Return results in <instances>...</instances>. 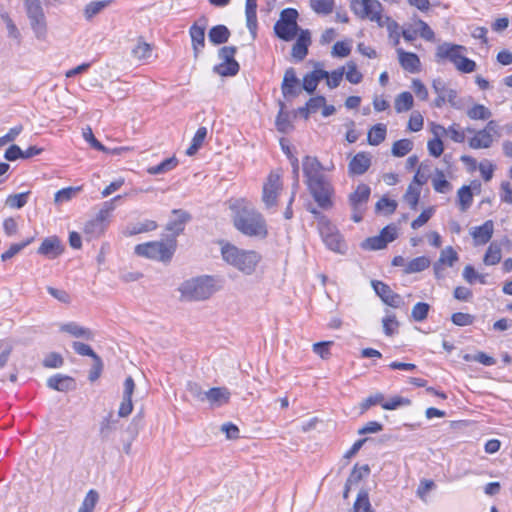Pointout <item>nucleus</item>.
<instances>
[{"label": "nucleus", "instance_id": "1", "mask_svg": "<svg viewBox=\"0 0 512 512\" xmlns=\"http://www.w3.org/2000/svg\"><path fill=\"white\" fill-rule=\"evenodd\" d=\"M233 224L242 234L264 239L268 235L267 224L260 212L244 200L237 201L232 207Z\"/></svg>", "mask_w": 512, "mask_h": 512}, {"label": "nucleus", "instance_id": "2", "mask_svg": "<svg viewBox=\"0 0 512 512\" xmlns=\"http://www.w3.org/2000/svg\"><path fill=\"white\" fill-rule=\"evenodd\" d=\"M221 256L226 264L246 276L253 275L262 260L259 252L242 249L227 242L221 245Z\"/></svg>", "mask_w": 512, "mask_h": 512}, {"label": "nucleus", "instance_id": "3", "mask_svg": "<svg viewBox=\"0 0 512 512\" xmlns=\"http://www.w3.org/2000/svg\"><path fill=\"white\" fill-rule=\"evenodd\" d=\"M351 10L358 18L375 22L379 27L392 29L397 26L395 21L384 15L378 0H351Z\"/></svg>", "mask_w": 512, "mask_h": 512}, {"label": "nucleus", "instance_id": "4", "mask_svg": "<svg viewBox=\"0 0 512 512\" xmlns=\"http://www.w3.org/2000/svg\"><path fill=\"white\" fill-rule=\"evenodd\" d=\"M218 286L213 277L202 276L184 281L179 287L181 297L187 301H202L210 298Z\"/></svg>", "mask_w": 512, "mask_h": 512}, {"label": "nucleus", "instance_id": "5", "mask_svg": "<svg viewBox=\"0 0 512 512\" xmlns=\"http://www.w3.org/2000/svg\"><path fill=\"white\" fill-rule=\"evenodd\" d=\"M119 199H121L120 195L104 202L96 216L85 224L84 234L87 239L98 238L105 232L111 213L115 209V202Z\"/></svg>", "mask_w": 512, "mask_h": 512}, {"label": "nucleus", "instance_id": "6", "mask_svg": "<svg viewBox=\"0 0 512 512\" xmlns=\"http://www.w3.org/2000/svg\"><path fill=\"white\" fill-rule=\"evenodd\" d=\"M135 254L151 260L166 262L169 261L175 251V243L173 241H153L135 246Z\"/></svg>", "mask_w": 512, "mask_h": 512}, {"label": "nucleus", "instance_id": "7", "mask_svg": "<svg viewBox=\"0 0 512 512\" xmlns=\"http://www.w3.org/2000/svg\"><path fill=\"white\" fill-rule=\"evenodd\" d=\"M467 131L474 133L468 140V145L471 149L475 150L491 148L494 142L501 136L500 127L494 120H490L483 129L477 131L467 129Z\"/></svg>", "mask_w": 512, "mask_h": 512}, {"label": "nucleus", "instance_id": "8", "mask_svg": "<svg viewBox=\"0 0 512 512\" xmlns=\"http://www.w3.org/2000/svg\"><path fill=\"white\" fill-rule=\"evenodd\" d=\"M308 189L317 204L323 209L332 207V185L325 179V177L306 183Z\"/></svg>", "mask_w": 512, "mask_h": 512}, {"label": "nucleus", "instance_id": "9", "mask_svg": "<svg viewBox=\"0 0 512 512\" xmlns=\"http://www.w3.org/2000/svg\"><path fill=\"white\" fill-rule=\"evenodd\" d=\"M370 194L371 189L368 185L359 184L355 191L349 195V204L354 222L358 223L362 220Z\"/></svg>", "mask_w": 512, "mask_h": 512}, {"label": "nucleus", "instance_id": "10", "mask_svg": "<svg viewBox=\"0 0 512 512\" xmlns=\"http://www.w3.org/2000/svg\"><path fill=\"white\" fill-rule=\"evenodd\" d=\"M282 188L283 185L280 175L276 172H271L262 188V202L266 209L273 208L277 205V199Z\"/></svg>", "mask_w": 512, "mask_h": 512}, {"label": "nucleus", "instance_id": "11", "mask_svg": "<svg viewBox=\"0 0 512 512\" xmlns=\"http://www.w3.org/2000/svg\"><path fill=\"white\" fill-rule=\"evenodd\" d=\"M30 27L38 40H45L48 32L47 19L42 5L25 7Z\"/></svg>", "mask_w": 512, "mask_h": 512}, {"label": "nucleus", "instance_id": "12", "mask_svg": "<svg viewBox=\"0 0 512 512\" xmlns=\"http://www.w3.org/2000/svg\"><path fill=\"white\" fill-rule=\"evenodd\" d=\"M236 47L225 46L219 50L218 56L222 60L214 67V71L221 76H233L239 71V64L234 59Z\"/></svg>", "mask_w": 512, "mask_h": 512}, {"label": "nucleus", "instance_id": "13", "mask_svg": "<svg viewBox=\"0 0 512 512\" xmlns=\"http://www.w3.org/2000/svg\"><path fill=\"white\" fill-rule=\"evenodd\" d=\"M319 231L326 246L332 251L341 252L343 242L337 229L326 219L321 217Z\"/></svg>", "mask_w": 512, "mask_h": 512}, {"label": "nucleus", "instance_id": "14", "mask_svg": "<svg viewBox=\"0 0 512 512\" xmlns=\"http://www.w3.org/2000/svg\"><path fill=\"white\" fill-rule=\"evenodd\" d=\"M208 20L205 16L196 20L189 29L194 57L197 58L205 47V31Z\"/></svg>", "mask_w": 512, "mask_h": 512}, {"label": "nucleus", "instance_id": "15", "mask_svg": "<svg viewBox=\"0 0 512 512\" xmlns=\"http://www.w3.org/2000/svg\"><path fill=\"white\" fill-rule=\"evenodd\" d=\"M432 88L437 94V97L433 102L435 107L441 108L446 102L450 103L454 107H457L455 102L457 98V92L449 88L443 79H434L432 82Z\"/></svg>", "mask_w": 512, "mask_h": 512}, {"label": "nucleus", "instance_id": "16", "mask_svg": "<svg viewBox=\"0 0 512 512\" xmlns=\"http://www.w3.org/2000/svg\"><path fill=\"white\" fill-rule=\"evenodd\" d=\"M371 285L376 294L388 306L393 308H400L404 305L403 298L399 294L393 292L387 284L378 280H373Z\"/></svg>", "mask_w": 512, "mask_h": 512}, {"label": "nucleus", "instance_id": "17", "mask_svg": "<svg viewBox=\"0 0 512 512\" xmlns=\"http://www.w3.org/2000/svg\"><path fill=\"white\" fill-rule=\"evenodd\" d=\"M464 51H466L464 46L445 42L437 47L435 56L437 62L447 59L453 64H456L461 56H463Z\"/></svg>", "mask_w": 512, "mask_h": 512}, {"label": "nucleus", "instance_id": "18", "mask_svg": "<svg viewBox=\"0 0 512 512\" xmlns=\"http://www.w3.org/2000/svg\"><path fill=\"white\" fill-rule=\"evenodd\" d=\"M372 156L368 152L357 153L348 164V174L350 176L362 175L370 168Z\"/></svg>", "mask_w": 512, "mask_h": 512}, {"label": "nucleus", "instance_id": "19", "mask_svg": "<svg viewBox=\"0 0 512 512\" xmlns=\"http://www.w3.org/2000/svg\"><path fill=\"white\" fill-rule=\"evenodd\" d=\"M63 251L64 248L61 244V241L56 236L45 238L38 248V253L40 255L46 256L49 259H55L60 254H62Z\"/></svg>", "mask_w": 512, "mask_h": 512}, {"label": "nucleus", "instance_id": "20", "mask_svg": "<svg viewBox=\"0 0 512 512\" xmlns=\"http://www.w3.org/2000/svg\"><path fill=\"white\" fill-rule=\"evenodd\" d=\"M320 65V63H317L315 65V69L312 72L307 73L303 77L302 87L309 94L314 93V91L317 89L319 82L323 80L324 77L328 76L327 71L323 70L322 68H319Z\"/></svg>", "mask_w": 512, "mask_h": 512}, {"label": "nucleus", "instance_id": "21", "mask_svg": "<svg viewBox=\"0 0 512 512\" xmlns=\"http://www.w3.org/2000/svg\"><path fill=\"white\" fill-rule=\"evenodd\" d=\"M303 172L306 177V183L323 178L321 173L323 167L316 157L306 156L303 159Z\"/></svg>", "mask_w": 512, "mask_h": 512}, {"label": "nucleus", "instance_id": "22", "mask_svg": "<svg viewBox=\"0 0 512 512\" xmlns=\"http://www.w3.org/2000/svg\"><path fill=\"white\" fill-rule=\"evenodd\" d=\"M281 90L285 97H295L301 92V89L298 86V79L293 68H289L285 71Z\"/></svg>", "mask_w": 512, "mask_h": 512}, {"label": "nucleus", "instance_id": "23", "mask_svg": "<svg viewBox=\"0 0 512 512\" xmlns=\"http://www.w3.org/2000/svg\"><path fill=\"white\" fill-rule=\"evenodd\" d=\"M47 386L53 390L67 392L76 387L75 380L67 375L56 374L47 380Z\"/></svg>", "mask_w": 512, "mask_h": 512}, {"label": "nucleus", "instance_id": "24", "mask_svg": "<svg viewBox=\"0 0 512 512\" xmlns=\"http://www.w3.org/2000/svg\"><path fill=\"white\" fill-rule=\"evenodd\" d=\"M398 60L401 67L410 72L417 73L420 71V59L415 53L406 52L403 49H397Z\"/></svg>", "mask_w": 512, "mask_h": 512}, {"label": "nucleus", "instance_id": "25", "mask_svg": "<svg viewBox=\"0 0 512 512\" xmlns=\"http://www.w3.org/2000/svg\"><path fill=\"white\" fill-rule=\"evenodd\" d=\"M230 399V392L225 387L211 388L205 392V401L212 407H219L226 404Z\"/></svg>", "mask_w": 512, "mask_h": 512}, {"label": "nucleus", "instance_id": "26", "mask_svg": "<svg viewBox=\"0 0 512 512\" xmlns=\"http://www.w3.org/2000/svg\"><path fill=\"white\" fill-rule=\"evenodd\" d=\"M494 231L493 221L487 220L481 226L472 228L471 236L473 237L475 244L483 245L490 241Z\"/></svg>", "mask_w": 512, "mask_h": 512}, {"label": "nucleus", "instance_id": "27", "mask_svg": "<svg viewBox=\"0 0 512 512\" xmlns=\"http://www.w3.org/2000/svg\"><path fill=\"white\" fill-rule=\"evenodd\" d=\"M311 43L310 33L307 30H302L292 47V56L301 61L308 53V46Z\"/></svg>", "mask_w": 512, "mask_h": 512}, {"label": "nucleus", "instance_id": "28", "mask_svg": "<svg viewBox=\"0 0 512 512\" xmlns=\"http://www.w3.org/2000/svg\"><path fill=\"white\" fill-rule=\"evenodd\" d=\"M173 215L174 219L168 222L166 229L176 236L184 230V226L189 219V215L182 210H173Z\"/></svg>", "mask_w": 512, "mask_h": 512}, {"label": "nucleus", "instance_id": "29", "mask_svg": "<svg viewBox=\"0 0 512 512\" xmlns=\"http://www.w3.org/2000/svg\"><path fill=\"white\" fill-rule=\"evenodd\" d=\"M60 330L77 338H84L86 340L93 338V333L90 329L82 327L75 322L62 324Z\"/></svg>", "mask_w": 512, "mask_h": 512}, {"label": "nucleus", "instance_id": "30", "mask_svg": "<svg viewBox=\"0 0 512 512\" xmlns=\"http://www.w3.org/2000/svg\"><path fill=\"white\" fill-rule=\"evenodd\" d=\"M299 30L298 25L284 23L283 21H277L274 25V31L276 35L285 41H290L295 38Z\"/></svg>", "mask_w": 512, "mask_h": 512}, {"label": "nucleus", "instance_id": "31", "mask_svg": "<svg viewBox=\"0 0 512 512\" xmlns=\"http://www.w3.org/2000/svg\"><path fill=\"white\" fill-rule=\"evenodd\" d=\"M110 4V0H99L92 1L85 5L83 9L84 18L87 21H91L94 17L99 15L108 5Z\"/></svg>", "mask_w": 512, "mask_h": 512}, {"label": "nucleus", "instance_id": "32", "mask_svg": "<svg viewBox=\"0 0 512 512\" xmlns=\"http://www.w3.org/2000/svg\"><path fill=\"white\" fill-rule=\"evenodd\" d=\"M433 189L442 194H446L452 190V185L446 180L445 174L442 170L436 169L431 179Z\"/></svg>", "mask_w": 512, "mask_h": 512}, {"label": "nucleus", "instance_id": "33", "mask_svg": "<svg viewBox=\"0 0 512 512\" xmlns=\"http://www.w3.org/2000/svg\"><path fill=\"white\" fill-rule=\"evenodd\" d=\"M256 10H257V3L246 2V5H245L246 24H247V28L251 32L253 38L256 37V30H257Z\"/></svg>", "mask_w": 512, "mask_h": 512}, {"label": "nucleus", "instance_id": "34", "mask_svg": "<svg viewBox=\"0 0 512 512\" xmlns=\"http://www.w3.org/2000/svg\"><path fill=\"white\" fill-rule=\"evenodd\" d=\"M230 36L229 29L224 25H217L210 29L208 37L210 42L219 45L228 41Z\"/></svg>", "mask_w": 512, "mask_h": 512}, {"label": "nucleus", "instance_id": "35", "mask_svg": "<svg viewBox=\"0 0 512 512\" xmlns=\"http://www.w3.org/2000/svg\"><path fill=\"white\" fill-rule=\"evenodd\" d=\"M275 125L280 133H289L293 130V124L288 112L284 111V104H280V111L276 117Z\"/></svg>", "mask_w": 512, "mask_h": 512}, {"label": "nucleus", "instance_id": "36", "mask_svg": "<svg viewBox=\"0 0 512 512\" xmlns=\"http://www.w3.org/2000/svg\"><path fill=\"white\" fill-rule=\"evenodd\" d=\"M413 96L410 92L400 93L394 101V108L397 113H402L410 110L413 107Z\"/></svg>", "mask_w": 512, "mask_h": 512}, {"label": "nucleus", "instance_id": "37", "mask_svg": "<svg viewBox=\"0 0 512 512\" xmlns=\"http://www.w3.org/2000/svg\"><path fill=\"white\" fill-rule=\"evenodd\" d=\"M386 126L384 124L374 125L368 132V143L377 146L385 140Z\"/></svg>", "mask_w": 512, "mask_h": 512}, {"label": "nucleus", "instance_id": "38", "mask_svg": "<svg viewBox=\"0 0 512 512\" xmlns=\"http://www.w3.org/2000/svg\"><path fill=\"white\" fill-rule=\"evenodd\" d=\"M501 257H502V254H501L500 245L493 242L489 245V247L484 255L483 262L485 265H488V266L496 265L497 263L500 262Z\"/></svg>", "mask_w": 512, "mask_h": 512}, {"label": "nucleus", "instance_id": "39", "mask_svg": "<svg viewBox=\"0 0 512 512\" xmlns=\"http://www.w3.org/2000/svg\"><path fill=\"white\" fill-rule=\"evenodd\" d=\"M430 263L431 262L428 257L420 256L409 261L404 271L407 274L418 273L427 269L430 266Z\"/></svg>", "mask_w": 512, "mask_h": 512}, {"label": "nucleus", "instance_id": "40", "mask_svg": "<svg viewBox=\"0 0 512 512\" xmlns=\"http://www.w3.org/2000/svg\"><path fill=\"white\" fill-rule=\"evenodd\" d=\"M466 114L471 120H487L492 116L490 109L482 104H474Z\"/></svg>", "mask_w": 512, "mask_h": 512}, {"label": "nucleus", "instance_id": "41", "mask_svg": "<svg viewBox=\"0 0 512 512\" xmlns=\"http://www.w3.org/2000/svg\"><path fill=\"white\" fill-rule=\"evenodd\" d=\"M350 512H373L367 491L361 490L358 493Z\"/></svg>", "mask_w": 512, "mask_h": 512}, {"label": "nucleus", "instance_id": "42", "mask_svg": "<svg viewBox=\"0 0 512 512\" xmlns=\"http://www.w3.org/2000/svg\"><path fill=\"white\" fill-rule=\"evenodd\" d=\"M131 53L136 60L143 61L151 57L152 47L150 44L139 40L133 47Z\"/></svg>", "mask_w": 512, "mask_h": 512}, {"label": "nucleus", "instance_id": "43", "mask_svg": "<svg viewBox=\"0 0 512 512\" xmlns=\"http://www.w3.org/2000/svg\"><path fill=\"white\" fill-rule=\"evenodd\" d=\"M99 500V494L96 490L90 489L77 512H93L97 502Z\"/></svg>", "mask_w": 512, "mask_h": 512}, {"label": "nucleus", "instance_id": "44", "mask_svg": "<svg viewBox=\"0 0 512 512\" xmlns=\"http://www.w3.org/2000/svg\"><path fill=\"white\" fill-rule=\"evenodd\" d=\"M206 136H207V129L205 127H200L196 131V133L192 139L191 145L186 150V154L188 156H193L194 154H196L197 151L199 150V148L202 146Z\"/></svg>", "mask_w": 512, "mask_h": 512}, {"label": "nucleus", "instance_id": "45", "mask_svg": "<svg viewBox=\"0 0 512 512\" xmlns=\"http://www.w3.org/2000/svg\"><path fill=\"white\" fill-rule=\"evenodd\" d=\"M29 194L30 191L9 195L5 200V204L10 208L20 209L27 204Z\"/></svg>", "mask_w": 512, "mask_h": 512}, {"label": "nucleus", "instance_id": "46", "mask_svg": "<svg viewBox=\"0 0 512 512\" xmlns=\"http://www.w3.org/2000/svg\"><path fill=\"white\" fill-rule=\"evenodd\" d=\"M458 201L460 205V209L462 211H466L472 204L473 201V194L471 192L470 186H462L458 192Z\"/></svg>", "mask_w": 512, "mask_h": 512}, {"label": "nucleus", "instance_id": "47", "mask_svg": "<svg viewBox=\"0 0 512 512\" xmlns=\"http://www.w3.org/2000/svg\"><path fill=\"white\" fill-rule=\"evenodd\" d=\"M413 148V143L409 139H401L394 142L392 146V154L396 157L407 155Z\"/></svg>", "mask_w": 512, "mask_h": 512}, {"label": "nucleus", "instance_id": "48", "mask_svg": "<svg viewBox=\"0 0 512 512\" xmlns=\"http://www.w3.org/2000/svg\"><path fill=\"white\" fill-rule=\"evenodd\" d=\"M345 67L346 79L352 84H358L362 81L363 75L358 71L357 65L353 61L347 62Z\"/></svg>", "mask_w": 512, "mask_h": 512}, {"label": "nucleus", "instance_id": "49", "mask_svg": "<svg viewBox=\"0 0 512 512\" xmlns=\"http://www.w3.org/2000/svg\"><path fill=\"white\" fill-rule=\"evenodd\" d=\"M404 201L412 208L416 209L420 198V188L410 184L403 196Z\"/></svg>", "mask_w": 512, "mask_h": 512}, {"label": "nucleus", "instance_id": "50", "mask_svg": "<svg viewBox=\"0 0 512 512\" xmlns=\"http://www.w3.org/2000/svg\"><path fill=\"white\" fill-rule=\"evenodd\" d=\"M81 190L80 187H68L61 189L55 193L54 202L55 203H63L70 201L77 193Z\"/></svg>", "mask_w": 512, "mask_h": 512}, {"label": "nucleus", "instance_id": "51", "mask_svg": "<svg viewBox=\"0 0 512 512\" xmlns=\"http://www.w3.org/2000/svg\"><path fill=\"white\" fill-rule=\"evenodd\" d=\"M310 4L316 13L329 14L334 8V0H310Z\"/></svg>", "mask_w": 512, "mask_h": 512}, {"label": "nucleus", "instance_id": "52", "mask_svg": "<svg viewBox=\"0 0 512 512\" xmlns=\"http://www.w3.org/2000/svg\"><path fill=\"white\" fill-rule=\"evenodd\" d=\"M429 309V304L418 302L413 306L411 316L415 321L421 322L427 318Z\"/></svg>", "mask_w": 512, "mask_h": 512}, {"label": "nucleus", "instance_id": "53", "mask_svg": "<svg viewBox=\"0 0 512 512\" xmlns=\"http://www.w3.org/2000/svg\"><path fill=\"white\" fill-rule=\"evenodd\" d=\"M345 73V67H340L331 73L328 72V76L324 77L326 79V84L330 89H334L338 87L343 79Z\"/></svg>", "mask_w": 512, "mask_h": 512}, {"label": "nucleus", "instance_id": "54", "mask_svg": "<svg viewBox=\"0 0 512 512\" xmlns=\"http://www.w3.org/2000/svg\"><path fill=\"white\" fill-rule=\"evenodd\" d=\"M157 228V224L153 220H146L142 223H138L131 228H129L127 234L128 235H136L140 233H145L149 231H153Z\"/></svg>", "mask_w": 512, "mask_h": 512}, {"label": "nucleus", "instance_id": "55", "mask_svg": "<svg viewBox=\"0 0 512 512\" xmlns=\"http://www.w3.org/2000/svg\"><path fill=\"white\" fill-rule=\"evenodd\" d=\"M83 138L96 150L108 152V148L102 145L94 136L91 127L87 126L82 132Z\"/></svg>", "mask_w": 512, "mask_h": 512}, {"label": "nucleus", "instance_id": "56", "mask_svg": "<svg viewBox=\"0 0 512 512\" xmlns=\"http://www.w3.org/2000/svg\"><path fill=\"white\" fill-rule=\"evenodd\" d=\"M499 197L502 203L512 205V184L504 180L499 186Z\"/></svg>", "mask_w": 512, "mask_h": 512}, {"label": "nucleus", "instance_id": "57", "mask_svg": "<svg viewBox=\"0 0 512 512\" xmlns=\"http://www.w3.org/2000/svg\"><path fill=\"white\" fill-rule=\"evenodd\" d=\"M439 260L440 263L451 267L458 260V255L451 246H448L441 251Z\"/></svg>", "mask_w": 512, "mask_h": 512}, {"label": "nucleus", "instance_id": "58", "mask_svg": "<svg viewBox=\"0 0 512 512\" xmlns=\"http://www.w3.org/2000/svg\"><path fill=\"white\" fill-rule=\"evenodd\" d=\"M362 247L366 250H380L386 247L385 240L379 234L374 237L367 238L363 243Z\"/></svg>", "mask_w": 512, "mask_h": 512}, {"label": "nucleus", "instance_id": "59", "mask_svg": "<svg viewBox=\"0 0 512 512\" xmlns=\"http://www.w3.org/2000/svg\"><path fill=\"white\" fill-rule=\"evenodd\" d=\"M415 26L416 31L420 33V36L423 39L426 41H434L435 34L426 22L419 19L415 22Z\"/></svg>", "mask_w": 512, "mask_h": 512}, {"label": "nucleus", "instance_id": "60", "mask_svg": "<svg viewBox=\"0 0 512 512\" xmlns=\"http://www.w3.org/2000/svg\"><path fill=\"white\" fill-rule=\"evenodd\" d=\"M32 240L33 239L31 238V239H28V240H26V241H24L22 243L12 244L10 246V248L1 255V259L3 261L11 259L16 254H18L23 248H25L27 245H29Z\"/></svg>", "mask_w": 512, "mask_h": 512}, {"label": "nucleus", "instance_id": "61", "mask_svg": "<svg viewBox=\"0 0 512 512\" xmlns=\"http://www.w3.org/2000/svg\"><path fill=\"white\" fill-rule=\"evenodd\" d=\"M397 207V203L394 200H390L386 197L381 198L376 203V210L379 212H384L386 214H392Z\"/></svg>", "mask_w": 512, "mask_h": 512}, {"label": "nucleus", "instance_id": "62", "mask_svg": "<svg viewBox=\"0 0 512 512\" xmlns=\"http://www.w3.org/2000/svg\"><path fill=\"white\" fill-rule=\"evenodd\" d=\"M63 363L62 356L56 352L49 353L43 360V365L47 368H59Z\"/></svg>", "mask_w": 512, "mask_h": 512}, {"label": "nucleus", "instance_id": "63", "mask_svg": "<svg viewBox=\"0 0 512 512\" xmlns=\"http://www.w3.org/2000/svg\"><path fill=\"white\" fill-rule=\"evenodd\" d=\"M456 69L462 73H471L476 69V63L473 60L461 56V58L454 64Z\"/></svg>", "mask_w": 512, "mask_h": 512}, {"label": "nucleus", "instance_id": "64", "mask_svg": "<svg viewBox=\"0 0 512 512\" xmlns=\"http://www.w3.org/2000/svg\"><path fill=\"white\" fill-rule=\"evenodd\" d=\"M478 168L484 181L489 182L493 177L495 165L489 160H484L479 163Z\"/></svg>", "mask_w": 512, "mask_h": 512}]
</instances>
